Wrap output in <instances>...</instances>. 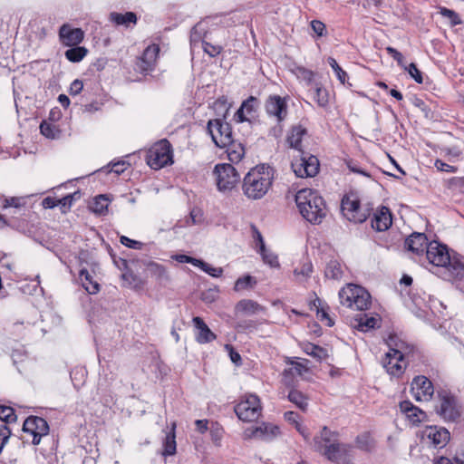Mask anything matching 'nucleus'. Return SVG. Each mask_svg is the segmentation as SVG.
<instances>
[{"mask_svg": "<svg viewBox=\"0 0 464 464\" xmlns=\"http://www.w3.org/2000/svg\"><path fill=\"white\" fill-rule=\"evenodd\" d=\"M275 170L269 165L259 164L250 169L242 182V191L250 200L263 198L271 189Z\"/></svg>", "mask_w": 464, "mask_h": 464, "instance_id": "obj_1", "label": "nucleus"}, {"mask_svg": "<svg viewBox=\"0 0 464 464\" xmlns=\"http://www.w3.org/2000/svg\"><path fill=\"white\" fill-rule=\"evenodd\" d=\"M425 257L434 266L443 267L453 279H464V263L455 254H450L447 246L437 241L430 242Z\"/></svg>", "mask_w": 464, "mask_h": 464, "instance_id": "obj_2", "label": "nucleus"}, {"mask_svg": "<svg viewBox=\"0 0 464 464\" xmlns=\"http://www.w3.org/2000/svg\"><path fill=\"white\" fill-rule=\"evenodd\" d=\"M295 203L302 217L312 224H320L326 216L324 200L311 188L300 189Z\"/></svg>", "mask_w": 464, "mask_h": 464, "instance_id": "obj_3", "label": "nucleus"}, {"mask_svg": "<svg viewBox=\"0 0 464 464\" xmlns=\"http://www.w3.org/2000/svg\"><path fill=\"white\" fill-rule=\"evenodd\" d=\"M340 302L343 305L352 309L364 311L370 308L372 297L369 292L353 284H348L339 291Z\"/></svg>", "mask_w": 464, "mask_h": 464, "instance_id": "obj_4", "label": "nucleus"}, {"mask_svg": "<svg viewBox=\"0 0 464 464\" xmlns=\"http://www.w3.org/2000/svg\"><path fill=\"white\" fill-rule=\"evenodd\" d=\"M147 164L153 169H160L173 163V153L167 140L156 142L147 152Z\"/></svg>", "mask_w": 464, "mask_h": 464, "instance_id": "obj_5", "label": "nucleus"}, {"mask_svg": "<svg viewBox=\"0 0 464 464\" xmlns=\"http://www.w3.org/2000/svg\"><path fill=\"white\" fill-rule=\"evenodd\" d=\"M235 412L238 419L243 421L256 420L262 413L260 399L256 394H246L235 406Z\"/></svg>", "mask_w": 464, "mask_h": 464, "instance_id": "obj_6", "label": "nucleus"}, {"mask_svg": "<svg viewBox=\"0 0 464 464\" xmlns=\"http://www.w3.org/2000/svg\"><path fill=\"white\" fill-rule=\"evenodd\" d=\"M213 175L218 189L221 192L231 191L239 181V174L229 163H218L215 166Z\"/></svg>", "mask_w": 464, "mask_h": 464, "instance_id": "obj_7", "label": "nucleus"}, {"mask_svg": "<svg viewBox=\"0 0 464 464\" xmlns=\"http://www.w3.org/2000/svg\"><path fill=\"white\" fill-rule=\"evenodd\" d=\"M299 153L300 158L291 164L293 171L299 178L314 177L319 170L318 159L313 155L306 156L304 151Z\"/></svg>", "mask_w": 464, "mask_h": 464, "instance_id": "obj_8", "label": "nucleus"}, {"mask_svg": "<svg viewBox=\"0 0 464 464\" xmlns=\"http://www.w3.org/2000/svg\"><path fill=\"white\" fill-rule=\"evenodd\" d=\"M208 131L214 143L220 148L229 144L232 140V131L229 124L220 119L210 120L208 122Z\"/></svg>", "mask_w": 464, "mask_h": 464, "instance_id": "obj_9", "label": "nucleus"}, {"mask_svg": "<svg viewBox=\"0 0 464 464\" xmlns=\"http://www.w3.org/2000/svg\"><path fill=\"white\" fill-rule=\"evenodd\" d=\"M280 433V428L277 425L262 422L258 426L246 428L243 432V438L270 441L278 437Z\"/></svg>", "mask_w": 464, "mask_h": 464, "instance_id": "obj_10", "label": "nucleus"}, {"mask_svg": "<svg viewBox=\"0 0 464 464\" xmlns=\"http://www.w3.org/2000/svg\"><path fill=\"white\" fill-rule=\"evenodd\" d=\"M265 110L269 117L276 119V122L285 121L288 114L286 98L270 95L266 101Z\"/></svg>", "mask_w": 464, "mask_h": 464, "instance_id": "obj_11", "label": "nucleus"}, {"mask_svg": "<svg viewBox=\"0 0 464 464\" xmlns=\"http://www.w3.org/2000/svg\"><path fill=\"white\" fill-rule=\"evenodd\" d=\"M411 392L416 401H429L434 394V387L427 377L420 375L413 378Z\"/></svg>", "mask_w": 464, "mask_h": 464, "instance_id": "obj_12", "label": "nucleus"}, {"mask_svg": "<svg viewBox=\"0 0 464 464\" xmlns=\"http://www.w3.org/2000/svg\"><path fill=\"white\" fill-rule=\"evenodd\" d=\"M23 430L32 434L33 444L38 445L41 441V438L48 434L49 426L44 419L41 417L31 416L24 420Z\"/></svg>", "mask_w": 464, "mask_h": 464, "instance_id": "obj_13", "label": "nucleus"}, {"mask_svg": "<svg viewBox=\"0 0 464 464\" xmlns=\"http://www.w3.org/2000/svg\"><path fill=\"white\" fill-rule=\"evenodd\" d=\"M440 405L437 408L438 413L446 420H455L459 417V411L456 406L455 400L447 393H439Z\"/></svg>", "mask_w": 464, "mask_h": 464, "instance_id": "obj_14", "label": "nucleus"}, {"mask_svg": "<svg viewBox=\"0 0 464 464\" xmlns=\"http://www.w3.org/2000/svg\"><path fill=\"white\" fill-rule=\"evenodd\" d=\"M159 53L160 47L157 44L149 45L136 63L137 70L143 73L152 71L156 65Z\"/></svg>", "mask_w": 464, "mask_h": 464, "instance_id": "obj_15", "label": "nucleus"}, {"mask_svg": "<svg viewBox=\"0 0 464 464\" xmlns=\"http://www.w3.org/2000/svg\"><path fill=\"white\" fill-rule=\"evenodd\" d=\"M342 211L348 220L354 223H362L367 219V214L361 210L359 202L354 199L343 198Z\"/></svg>", "mask_w": 464, "mask_h": 464, "instance_id": "obj_16", "label": "nucleus"}, {"mask_svg": "<svg viewBox=\"0 0 464 464\" xmlns=\"http://www.w3.org/2000/svg\"><path fill=\"white\" fill-rule=\"evenodd\" d=\"M84 33L80 28H72L65 24L59 30L61 43L66 46H76L83 40Z\"/></svg>", "mask_w": 464, "mask_h": 464, "instance_id": "obj_17", "label": "nucleus"}, {"mask_svg": "<svg viewBox=\"0 0 464 464\" xmlns=\"http://www.w3.org/2000/svg\"><path fill=\"white\" fill-rule=\"evenodd\" d=\"M400 410L411 426H418L427 419L426 412L409 401H401L400 403Z\"/></svg>", "mask_w": 464, "mask_h": 464, "instance_id": "obj_18", "label": "nucleus"}, {"mask_svg": "<svg viewBox=\"0 0 464 464\" xmlns=\"http://www.w3.org/2000/svg\"><path fill=\"white\" fill-rule=\"evenodd\" d=\"M382 365L390 375L400 377L406 368L405 357L392 355L391 352H387L382 359Z\"/></svg>", "mask_w": 464, "mask_h": 464, "instance_id": "obj_19", "label": "nucleus"}, {"mask_svg": "<svg viewBox=\"0 0 464 464\" xmlns=\"http://www.w3.org/2000/svg\"><path fill=\"white\" fill-rule=\"evenodd\" d=\"M428 245V238L424 233L414 232L405 240L406 248L416 256H422Z\"/></svg>", "mask_w": 464, "mask_h": 464, "instance_id": "obj_20", "label": "nucleus"}, {"mask_svg": "<svg viewBox=\"0 0 464 464\" xmlns=\"http://www.w3.org/2000/svg\"><path fill=\"white\" fill-rule=\"evenodd\" d=\"M336 437L337 434L335 432L329 430L326 426L323 427L320 433L314 438V450L323 454L328 450L329 445L337 442Z\"/></svg>", "mask_w": 464, "mask_h": 464, "instance_id": "obj_21", "label": "nucleus"}, {"mask_svg": "<svg viewBox=\"0 0 464 464\" xmlns=\"http://www.w3.org/2000/svg\"><path fill=\"white\" fill-rule=\"evenodd\" d=\"M423 434L434 447L438 448L444 447L450 440V432L445 428L427 427Z\"/></svg>", "mask_w": 464, "mask_h": 464, "instance_id": "obj_22", "label": "nucleus"}, {"mask_svg": "<svg viewBox=\"0 0 464 464\" xmlns=\"http://www.w3.org/2000/svg\"><path fill=\"white\" fill-rule=\"evenodd\" d=\"M350 449V446L337 441L334 444L329 445L328 450L322 455L333 462L343 463L346 460Z\"/></svg>", "mask_w": 464, "mask_h": 464, "instance_id": "obj_23", "label": "nucleus"}, {"mask_svg": "<svg viewBox=\"0 0 464 464\" xmlns=\"http://www.w3.org/2000/svg\"><path fill=\"white\" fill-rule=\"evenodd\" d=\"M392 213L386 207L377 209L372 218V228L380 232L387 230L392 226Z\"/></svg>", "mask_w": 464, "mask_h": 464, "instance_id": "obj_24", "label": "nucleus"}, {"mask_svg": "<svg viewBox=\"0 0 464 464\" xmlns=\"http://www.w3.org/2000/svg\"><path fill=\"white\" fill-rule=\"evenodd\" d=\"M192 322L197 330L196 341L198 343H208L216 339V334L209 329V327L200 317H194Z\"/></svg>", "mask_w": 464, "mask_h": 464, "instance_id": "obj_25", "label": "nucleus"}, {"mask_svg": "<svg viewBox=\"0 0 464 464\" xmlns=\"http://www.w3.org/2000/svg\"><path fill=\"white\" fill-rule=\"evenodd\" d=\"M386 343L389 347L388 352L392 355L405 357L411 351L410 345L395 334L390 335Z\"/></svg>", "mask_w": 464, "mask_h": 464, "instance_id": "obj_26", "label": "nucleus"}, {"mask_svg": "<svg viewBox=\"0 0 464 464\" xmlns=\"http://www.w3.org/2000/svg\"><path fill=\"white\" fill-rule=\"evenodd\" d=\"M265 307L250 299L240 300L236 305V312L246 315H254L265 312Z\"/></svg>", "mask_w": 464, "mask_h": 464, "instance_id": "obj_27", "label": "nucleus"}, {"mask_svg": "<svg viewBox=\"0 0 464 464\" xmlns=\"http://www.w3.org/2000/svg\"><path fill=\"white\" fill-rule=\"evenodd\" d=\"M258 101L256 97L250 96L247 100L243 102L240 108L236 112V117L240 122L248 121L247 115L253 116L256 112Z\"/></svg>", "mask_w": 464, "mask_h": 464, "instance_id": "obj_28", "label": "nucleus"}, {"mask_svg": "<svg viewBox=\"0 0 464 464\" xmlns=\"http://www.w3.org/2000/svg\"><path fill=\"white\" fill-rule=\"evenodd\" d=\"M304 135H306L305 128L301 125L294 126L287 136V143L298 152H303L301 143Z\"/></svg>", "mask_w": 464, "mask_h": 464, "instance_id": "obj_29", "label": "nucleus"}, {"mask_svg": "<svg viewBox=\"0 0 464 464\" xmlns=\"http://www.w3.org/2000/svg\"><path fill=\"white\" fill-rule=\"evenodd\" d=\"M311 95L319 107L324 109L328 108L330 103V94L329 92L321 84H314V88L311 90Z\"/></svg>", "mask_w": 464, "mask_h": 464, "instance_id": "obj_30", "label": "nucleus"}, {"mask_svg": "<svg viewBox=\"0 0 464 464\" xmlns=\"http://www.w3.org/2000/svg\"><path fill=\"white\" fill-rule=\"evenodd\" d=\"M227 148V158L231 163H238L245 156V148L240 142L234 140H230L229 144L225 145Z\"/></svg>", "mask_w": 464, "mask_h": 464, "instance_id": "obj_31", "label": "nucleus"}, {"mask_svg": "<svg viewBox=\"0 0 464 464\" xmlns=\"http://www.w3.org/2000/svg\"><path fill=\"white\" fill-rule=\"evenodd\" d=\"M313 273V265L312 262L305 258L301 261L298 266H296L294 270V276L295 281L299 283H304L310 278Z\"/></svg>", "mask_w": 464, "mask_h": 464, "instance_id": "obj_32", "label": "nucleus"}, {"mask_svg": "<svg viewBox=\"0 0 464 464\" xmlns=\"http://www.w3.org/2000/svg\"><path fill=\"white\" fill-rule=\"evenodd\" d=\"M378 324V319L374 316H368V314H360L358 317L354 318V322L353 323V327L362 331L367 332L371 329L375 328Z\"/></svg>", "mask_w": 464, "mask_h": 464, "instance_id": "obj_33", "label": "nucleus"}, {"mask_svg": "<svg viewBox=\"0 0 464 464\" xmlns=\"http://www.w3.org/2000/svg\"><path fill=\"white\" fill-rule=\"evenodd\" d=\"M175 428H176V424L173 423L171 430L169 433H167L165 440L163 441L162 455L165 457L173 456L176 453L177 444H176Z\"/></svg>", "mask_w": 464, "mask_h": 464, "instance_id": "obj_34", "label": "nucleus"}, {"mask_svg": "<svg viewBox=\"0 0 464 464\" xmlns=\"http://www.w3.org/2000/svg\"><path fill=\"white\" fill-rule=\"evenodd\" d=\"M80 279L84 289L91 295L97 294L100 290V285L97 282L93 281L92 275L86 269L80 271Z\"/></svg>", "mask_w": 464, "mask_h": 464, "instance_id": "obj_35", "label": "nucleus"}, {"mask_svg": "<svg viewBox=\"0 0 464 464\" xmlns=\"http://www.w3.org/2000/svg\"><path fill=\"white\" fill-rule=\"evenodd\" d=\"M284 418L287 422L295 425L296 430L304 437L305 440H309L310 433L308 429L299 422V415L296 412L286 411L284 414Z\"/></svg>", "mask_w": 464, "mask_h": 464, "instance_id": "obj_36", "label": "nucleus"}, {"mask_svg": "<svg viewBox=\"0 0 464 464\" xmlns=\"http://www.w3.org/2000/svg\"><path fill=\"white\" fill-rule=\"evenodd\" d=\"M289 363L292 365L290 368L285 369L283 372L284 381L285 383H289L287 378L289 375H298L302 376L304 372L308 371V368L305 364L298 361H290Z\"/></svg>", "mask_w": 464, "mask_h": 464, "instance_id": "obj_37", "label": "nucleus"}, {"mask_svg": "<svg viewBox=\"0 0 464 464\" xmlns=\"http://www.w3.org/2000/svg\"><path fill=\"white\" fill-rule=\"evenodd\" d=\"M111 20L118 25L128 26L130 24H136L137 17L132 12L125 14L111 13L110 15Z\"/></svg>", "mask_w": 464, "mask_h": 464, "instance_id": "obj_38", "label": "nucleus"}, {"mask_svg": "<svg viewBox=\"0 0 464 464\" xmlns=\"http://www.w3.org/2000/svg\"><path fill=\"white\" fill-rule=\"evenodd\" d=\"M72 48L68 49L64 55L67 60L72 63H79L81 62L88 53V50L83 46H71Z\"/></svg>", "mask_w": 464, "mask_h": 464, "instance_id": "obj_39", "label": "nucleus"}, {"mask_svg": "<svg viewBox=\"0 0 464 464\" xmlns=\"http://www.w3.org/2000/svg\"><path fill=\"white\" fill-rule=\"evenodd\" d=\"M109 199L105 195H99L94 198L90 208L98 215H104L107 212Z\"/></svg>", "mask_w": 464, "mask_h": 464, "instance_id": "obj_40", "label": "nucleus"}, {"mask_svg": "<svg viewBox=\"0 0 464 464\" xmlns=\"http://www.w3.org/2000/svg\"><path fill=\"white\" fill-rule=\"evenodd\" d=\"M288 400L295 404L302 411H305L308 405L307 397L297 390H291L287 396Z\"/></svg>", "mask_w": 464, "mask_h": 464, "instance_id": "obj_41", "label": "nucleus"}, {"mask_svg": "<svg viewBox=\"0 0 464 464\" xmlns=\"http://www.w3.org/2000/svg\"><path fill=\"white\" fill-rule=\"evenodd\" d=\"M259 253L262 256L263 261L269 266L274 268L279 267L280 265L277 256L272 251L266 249L265 243H262V246L259 249Z\"/></svg>", "mask_w": 464, "mask_h": 464, "instance_id": "obj_42", "label": "nucleus"}, {"mask_svg": "<svg viewBox=\"0 0 464 464\" xmlns=\"http://www.w3.org/2000/svg\"><path fill=\"white\" fill-rule=\"evenodd\" d=\"M324 274L327 278L340 279L343 275L341 264L336 260H331L326 266Z\"/></svg>", "mask_w": 464, "mask_h": 464, "instance_id": "obj_43", "label": "nucleus"}, {"mask_svg": "<svg viewBox=\"0 0 464 464\" xmlns=\"http://www.w3.org/2000/svg\"><path fill=\"white\" fill-rule=\"evenodd\" d=\"M303 350L306 354L313 356L319 361L324 359L327 356L326 350L313 343H306Z\"/></svg>", "mask_w": 464, "mask_h": 464, "instance_id": "obj_44", "label": "nucleus"}, {"mask_svg": "<svg viewBox=\"0 0 464 464\" xmlns=\"http://www.w3.org/2000/svg\"><path fill=\"white\" fill-rule=\"evenodd\" d=\"M197 267H199L202 271L215 278L220 277L223 275L222 267H214L201 259L198 260Z\"/></svg>", "mask_w": 464, "mask_h": 464, "instance_id": "obj_45", "label": "nucleus"}, {"mask_svg": "<svg viewBox=\"0 0 464 464\" xmlns=\"http://www.w3.org/2000/svg\"><path fill=\"white\" fill-rule=\"evenodd\" d=\"M41 133L48 139H56L60 135V130L52 123L43 121L40 124Z\"/></svg>", "mask_w": 464, "mask_h": 464, "instance_id": "obj_46", "label": "nucleus"}, {"mask_svg": "<svg viewBox=\"0 0 464 464\" xmlns=\"http://www.w3.org/2000/svg\"><path fill=\"white\" fill-rule=\"evenodd\" d=\"M150 273L157 279H168V273L162 265L151 262L148 266Z\"/></svg>", "mask_w": 464, "mask_h": 464, "instance_id": "obj_47", "label": "nucleus"}, {"mask_svg": "<svg viewBox=\"0 0 464 464\" xmlns=\"http://www.w3.org/2000/svg\"><path fill=\"white\" fill-rule=\"evenodd\" d=\"M256 281L251 276H245L243 277H239L235 284V290L241 291L244 289L251 288L256 285Z\"/></svg>", "mask_w": 464, "mask_h": 464, "instance_id": "obj_48", "label": "nucleus"}, {"mask_svg": "<svg viewBox=\"0 0 464 464\" xmlns=\"http://www.w3.org/2000/svg\"><path fill=\"white\" fill-rule=\"evenodd\" d=\"M0 420L5 423L15 422L16 415L14 409L9 406L0 405Z\"/></svg>", "mask_w": 464, "mask_h": 464, "instance_id": "obj_49", "label": "nucleus"}, {"mask_svg": "<svg viewBox=\"0 0 464 464\" xmlns=\"http://www.w3.org/2000/svg\"><path fill=\"white\" fill-rule=\"evenodd\" d=\"M328 63L334 71L336 77L341 82V83L344 84L347 79V73L344 72L340 65L337 63L336 60L333 57L328 58Z\"/></svg>", "mask_w": 464, "mask_h": 464, "instance_id": "obj_50", "label": "nucleus"}, {"mask_svg": "<svg viewBox=\"0 0 464 464\" xmlns=\"http://www.w3.org/2000/svg\"><path fill=\"white\" fill-rule=\"evenodd\" d=\"M224 430L218 423H213L210 427V435L213 443L217 446H220L221 440L223 438Z\"/></svg>", "mask_w": 464, "mask_h": 464, "instance_id": "obj_51", "label": "nucleus"}, {"mask_svg": "<svg viewBox=\"0 0 464 464\" xmlns=\"http://www.w3.org/2000/svg\"><path fill=\"white\" fill-rule=\"evenodd\" d=\"M440 13L441 15L450 20L451 25H457L461 24V20L459 14L453 10L448 9L446 7H441Z\"/></svg>", "mask_w": 464, "mask_h": 464, "instance_id": "obj_52", "label": "nucleus"}, {"mask_svg": "<svg viewBox=\"0 0 464 464\" xmlns=\"http://www.w3.org/2000/svg\"><path fill=\"white\" fill-rule=\"evenodd\" d=\"M356 444L362 450H369L372 445V440L368 433H363L356 438Z\"/></svg>", "mask_w": 464, "mask_h": 464, "instance_id": "obj_53", "label": "nucleus"}, {"mask_svg": "<svg viewBox=\"0 0 464 464\" xmlns=\"http://www.w3.org/2000/svg\"><path fill=\"white\" fill-rule=\"evenodd\" d=\"M110 166L111 169L108 172H113L116 175H120L130 167V164L124 160H119L117 162H111Z\"/></svg>", "mask_w": 464, "mask_h": 464, "instance_id": "obj_54", "label": "nucleus"}, {"mask_svg": "<svg viewBox=\"0 0 464 464\" xmlns=\"http://www.w3.org/2000/svg\"><path fill=\"white\" fill-rule=\"evenodd\" d=\"M202 47L205 53H207L210 57H216L218 55L222 50L220 45H214L208 42H202Z\"/></svg>", "mask_w": 464, "mask_h": 464, "instance_id": "obj_55", "label": "nucleus"}, {"mask_svg": "<svg viewBox=\"0 0 464 464\" xmlns=\"http://www.w3.org/2000/svg\"><path fill=\"white\" fill-rule=\"evenodd\" d=\"M204 31H205L204 24L202 22L198 23L191 30V34H190L191 42L200 41Z\"/></svg>", "mask_w": 464, "mask_h": 464, "instance_id": "obj_56", "label": "nucleus"}, {"mask_svg": "<svg viewBox=\"0 0 464 464\" xmlns=\"http://www.w3.org/2000/svg\"><path fill=\"white\" fill-rule=\"evenodd\" d=\"M311 27L314 33L318 36L322 37L326 34L325 24L319 20H313L311 22Z\"/></svg>", "mask_w": 464, "mask_h": 464, "instance_id": "obj_57", "label": "nucleus"}, {"mask_svg": "<svg viewBox=\"0 0 464 464\" xmlns=\"http://www.w3.org/2000/svg\"><path fill=\"white\" fill-rule=\"evenodd\" d=\"M408 71L409 74L418 83H422L423 79L420 71L417 68L416 64L411 63L408 67H405Z\"/></svg>", "mask_w": 464, "mask_h": 464, "instance_id": "obj_58", "label": "nucleus"}, {"mask_svg": "<svg viewBox=\"0 0 464 464\" xmlns=\"http://www.w3.org/2000/svg\"><path fill=\"white\" fill-rule=\"evenodd\" d=\"M11 435V430L6 425H3L0 428V453L2 452L4 446L8 441Z\"/></svg>", "mask_w": 464, "mask_h": 464, "instance_id": "obj_59", "label": "nucleus"}, {"mask_svg": "<svg viewBox=\"0 0 464 464\" xmlns=\"http://www.w3.org/2000/svg\"><path fill=\"white\" fill-rule=\"evenodd\" d=\"M317 318L329 327L334 324V320L330 317L328 313L324 308L317 309Z\"/></svg>", "mask_w": 464, "mask_h": 464, "instance_id": "obj_60", "label": "nucleus"}, {"mask_svg": "<svg viewBox=\"0 0 464 464\" xmlns=\"http://www.w3.org/2000/svg\"><path fill=\"white\" fill-rule=\"evenodd\" d=\"M172 258L179 263H188L193 265L194 266H198V262L199 260L183 254L174 255L172 256Z\"/></svg>", "mask_w": 464, "mask_h": 464, "instance_id": "obj_61", "label": "nucleus"}, {"mask_svg": "<svg viewBox=\"0 0 464 464\" xmlns=\"http://www.w3.org/2000/svg\"><path fill=\"white\" fill-rule=\"evenodd\" d=\"M120 241L122 245L132 249H140L142 246L141 242L130 239L125 236H121Z\"/></svg>", "mask_w": 464, "mask_h": 464, "instance_id": "obj_62", "label": "nucleus"}, {"mask_svg": "<svg viewBox=\"0 0 464 464\" xmlns=\"http://www.w3.org/2000/svg\"><path fill=\"white\" fill-rule=\"evenodd\" d=\"M434 166L437 168L440 171L449 172V173H454L457 170V168L451 165H449L445 163L444 161L440 160H437L434 163Z\"/></svg>", "mask_w": 464, "mask_h": 464, "instance_id": "obj_63", "label": "nucleus"}, {"mask_svg": "<svg viewBox=\"0 0 464 464\" xmlns=\"http://www.w3.org/2000/svg\"><path fill=\"white\" fill-rule=\"evenodd\" d=\"M21 206H22V198H21L13 197V198L4 199V205H3L4 208H11V207L20 208Z\"/></svg>", "mask_w": 464, "mask_h": 464, "instance_id": "obj_64", "label": "nucleus"}]
</instances>
